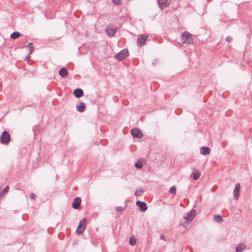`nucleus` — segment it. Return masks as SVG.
I'll return each instance as SVG.
<instances>
[{
  "mask_svg": "<svg viewBox=\"0 0 252 252\" xmlns=\"http://www.w3.org/2000/svg\"><path fill=\"white\" fill-rule=\"evenodd\" d=\"M181 40L183 43L187 45H190L193 43L191 34L187 31L182 33L181 35Z\"/></svg>",
  "mask_w": 252,
  "mask_h": 252,
  "instance_id": "1",
  "label": "nucleus"
},
{
  "mask_svg": "<svg viewBox=\"0 0 252 252\" xmlns=\"http://www.w3.org/2000/svg\"><path fill=\"white\" fill-rule=\"evenodd\" d=\"M128 55L129 52L128 50L124 49L115 55V58L119 61H122L125 59Z\"/></svg>",
  "mask_w": 252,
  "mask_h": 252,
  "instance_id": "2",
  "label": "nucleus"
},
{
  "mask_svg": "<svg viewBox=\"0 0 252 252\" xmlns=\"http://www.w3.org/2000/svg\"><path fill=\"white\" fill-rule=\"evenodd\" d=\"M86 219L84 218L81 220L79 223L77 229L76 230V232L78 234H82L84 231L86 229Z\"/></svg>",
  "mask_w": 252,
  "mask_h": 252,
  "instance_id": "3",
  "label": "nucleus"
},
{
  "mask_svg": "<svg viewBox=\"0 0 252 252\" xmlns=\"http://www.w3.org/2000/svg\"><path fill=\"white\" fill-rule=\"evenodd\" d=\"M1 143L5 144L9 142L10 140V136L9 133L6 131H4L0 138Z\"/></svg>",
  "mask_w": 252,
  "mask_h": 252,
  "instance_id": "4",
  "label": "nucleus"
},
{
  "mask_svg": "<svg viewBox=\"0 0 252 252\" xmlns=\"http://www.w3.org/2000/svg\"><path fill=\"white\" fill-rule=\"evenodd\" d=\"M196 210L192 209L189 212L184 216V218L187 222L192 221L195 215Z\"/></svg>",
  "mask_w": 252,
  "mask_h": 252,
  "instance_id": "5",
  "label": "nucleus"
},
{
  "mask_svg": "<svg viewBox=\"0 0 252 252\" xmlns=\"http://www.w3.org/2000/svg\"><path fill=\"white\" fill-rule=\"evenodd\" d=\"M132 135L137 138L140 139L143 137L142 131L137 127H134L131 130Z\"/></svg>",
  "mask_w": 252,
  "mask_h": 252,
  "instance_id": "6",
  "label": "nucleus"
},
{
  "mask_svg": "<svg viewBox=\"0 0 252 252\" xmlns=\"http://www.w3.org/2000/svg\"><path fill=\"white\" fill-rule=\"evenodd\" d=\"M105 32L108 36L113 37L117 32V28H113L111 26H108L105 29Z\"/></svg>",
  "mask_w": 252,
  "mask_h": 252,
  "instance_id": "7",
  "label": "nucleus"
},
{
  "mask_svg": "<svg viewBox=\"0 0 252 252\" xmlns=\"http://www.w3.org/2000/svg\"><path fill=\"white\" fill-rule=\"evenodd\" d=\"M148 39V36L146 35L141 34L138 36L137 39V43L139 46H142L144 45L145 42Z\"/></svg>",
  "mask_w": 252,
  "mask_h": 252,
  "instance_id": "8",
  "label": "nucleus"
},
{
  "mask_svg": "<svg viewBox=\"0 0 252 252\" xmlns=\"http://www.w3.org/2000/svg\"><path fill=\"white\" fill-rule=\"evenodd\" d=\"M241 186L240 184L239 183H237L235 186V188L233 190V195L234 198L236 200H237L240 196V189Z\"/></svg>",
  "mask_w": 252,
  "mask_h": 252,
  "instance_id": "9",
  "label": "nucleus"
},
{
  "mask_svg": "<svg viewBox=\"0 0 252 252\" xmlns=\"http://www.w3.org/2000/svg\"><path fill=\"white\" fill-rule=\"evenodd\" d=\"M158 4L161 9L167 7L170 3V0H158Z\"/></svg>",
  "mask_w": 252,
  "mask_h": 252,
  "instance_id": "10",
  "label": "nucleus"
},
{
  "mask_svg": "<svg viewBox=\"0 0 252 252\" xmlns=\"http://www.w3.org/2000/svg\"><path fill=\"white\" fill-rule=\"evenodd\" d=\"M136 204L139 207L140 210L142 212H144L147 210V205L144 202L138 200L136 201Z\"/></svg>",
  "mask_w": 252,
  "mask_h": 252,
  "instance_id": "11",
  "label": "nucleus"
},
{
  "mask_svg": "<svg viewBox=\"0 0 252 252\" xmlns=\"http://www.w3.org/2000/svg\"><path fill=\"white\" fill-rule=\"evenodd\" d=\"M81 202V199L80 197H75L72 204V207L74 209H77L79 208Z\"/></svg>",
  "mask_w": 252,
  "mask_h": 252,
  "instance_id": "12",
  "label": "nucleus"
},
{
  "mask_svg": "<svg viewBox=\"0 0 252 252\" xmlns=\"http://www.w3.org/2000/svg\"><path fill=\"white\" fill-rule=\"evenodd\" d=\"M83 91L81 89H76L73 91V94L76 98H80L83 95Z\"/></svg>",
  "mask_w": 252,
  "mask_h": 252,
  "instance_id": "13",
  "label": "nucleus"
},
{
  "mask_svg": "<svg viewBox=\"0 0 252 252\" xmlns=\"http://www.w3.org/2000/svg\"><path fill=\"white\" fill-rule=\"evenodd\" d=\"M86 104L84 102H81L79 105H76V109L79 112H83L85 110Z\"/></svg>",
  "mask_w": 252,
  "mask_h": 252,
  "instance_id": "14",
  "label": "nucleus"
},
{
  "mask_svg": "<svg viewBox=\"0 0 252 252\" xmlns=\"http://www.w3.org/2000/svg\"><path fill=\"white\" fill-rule=\"evenodd\" d=\"M200 153L203 155H207L210 153V149L207 147L202 146L200 148Z\"/></svg>",
  "mask_w": 252,
  "mask_h": 252,
  "instance_id": "15",
  "label": "nucleus"
},
{
  "mask_svg": "<svg viewBox=\"0 0 252 252\" xmlns=\"http://www.w3.org/2000/svg\"><path fill=\"white\" fill-rule=\"evenodd\" d=\"M192 174L193 175V180H197L201 175V172L199 170L194 168L192 172Z\"/></svg>",
  "mask_w": 252,
  "mask_h": 252,
  "instance_id": "16",
  "label": "nucleus"
},
{
  "mask_svg": "<svg viewBox=\"0 0 252 252\" xmlns=\"http://www.w3.org/2000/svg\"><path fill=\"white\" fill-rule=\"evenodd\" d=\"M59 75L63 78L65 77L68 74V71L67 69L63 67L59 70Z\"/></svg>",
  "mask_w": 252,
  "mask_h": 252,
  "instance_id": "17",
  "label": "nucleus"
},
{
  "mask_svg": "<svg viewBox=\"0 0 252 252\" xmlns=\"http://www.w3.org/2000/svg\"><path fill=\"white\" fill-rule=\"evenodd\" d=\"M246 249V245L244 243L239 244L236 248V252H242Z\"/></svg>",
  "mask_w": 252,
  "mask_h": 252,
  "instance_id": "18",
  "label": "nucleus"
},
{
  "mask_svg": "<svg viewBox=\"0 0 252 252\" xmlns=\"http://www.w3.org/2000/svg\"><path fill=\"white\" fill-rule=\"evenodd\" d=\"M21 35V33L18 32H14L10 34V38L13 39H15L18 38Z\"/></svg>",
  "mask_w": 252,
  "mask_h": 252,
  "instance_id": "19",
  "label": "nucleus"
},
{
  "mask_svg": "<svg viewBox=\"0 0 252 252\" xmlns=\"http://www.w3.org/2000/svg\"><path fill=\"white\" fill-rule=\"evenodd\" d=\"M213 219L217 222H221L223 220L222 218L220 215H215Z\"/></svg>",
  "mask_w": 252,
  "mask_h": 252,
  "instance_id": "20",
  "label": "nucleus"
},
{
  "mask_svg": "<svg viewBox=\"0 0 252 252\" xmlns=\"http://www.w3.org/2000/svg\"><path fill=\"white\" fill-rule=\"evenodd\" d=\"M8 190H9V187L8 186H7L0 192V197L4 195V194L8 191Z\"/></svg>",
  "mask_w": 252,
  "mask_h": 252,
  "instance_id": "21",
  "label": "nucleus"
},
{
  "mask_svg": "<svg viewBox=\"0 0 252 252\" xmlns=\"http://www.w3.org/2000/svg\"><path fill=\"white\" fill-rule=\"evenodd\" d=\"M136 240L134 237H131L129 238V243L131 246H134L136 244Z\"/></svg>",
  "mask_w": 252,
  "mask_h": 252,
  "instance_id": "22",
  "label": "nucleus"
},
{
  "mask_svg": "<svg viewBox=\"0 0 252 252\" xmlns=\"http://www.w3.org/2000/svg\"><path fill=\"white\" fill-rule=\"evenodd\" d=\"M142 166H143V164H142V162L139 160L137 162H136L135 163V166L137 168V169H141L142 167Z\"/></svg>",
  "mask_w": 252,
  "mask_h": 252,
  "instance_id": "23",
  "label": "nucleus"
},
{
  "mask_svg": "<svg viewBox=\"0 0 252 252\" xmlns=\"http://www.w3.org/2000/svg\"><path fill=\"white\" fill-rule=\"evenodd\" d=\"M32 43H30L28 45H27L26 47V48H29L30 49V53H29V54H31L32 53V52H33V47L32 46Z\"/></svg>",
  "mask_w": 252,
  "mask_h": 252,
  "instance_id": "24",
  "label": "nucleus"
},
{
  "mask_svg": "<svg viewBox=\"0 0 252 252\" xmlns=\"http://www.w3.org/2000/svg\"><path fill=\"white\" fill-rule=\"evenodd\" d=\"M112 2L116 5H120L122 4L121 0H112Z\"/></svg>",
  "mask_w": 252,
  "mask_h": 252,
  "instance_id": "25",
  "label": "nucleus"
},
{
  "mask_svg": "<svg viewBox=\"0 0 252 252\" xmlns=\"http://www.w3.org/2000/svg\"><path fill=\"white\" fill-rule=\"evenodd\" d=\"M169 192L171 194H175L176 193V187L175 186H172L170 188L169 190Z\"/></svg>",
  "mask_w": 252,
  "mask_h": 252,
  "instance_id": "26",
  "label": "nucleus"
},
{
  "mask_svg": "<svg viewBox=\"0 0 252 252\" xmlns=\"http://www.w3.org/2000/svg\"><path fill=\"white\" fill-rule=\"evenodd\" d=\"M142 192H143V190H136L135 191L134 194L136 196H140L142 195Z\"/></svg>",
  "mask_w": 252,
  "mask_h": 252,
  "instance_id": "27",
  "label": "nucleus"
},
{
  "mask_svg": "<svg viewBox=\"0 0 252 252\" xmlns=\"http://www.w3.org/2000/svg\"><path fill=\"white\" fill-rule=\"evenodd\" d=\"M115 209L118 212H122L124 211V208L121 206L116 207Z\"/></svg>",
  "mask_w": 252,
  "mask_h": 252,
  "instance_id": "28",
  "label": "nucleus"
},
{
  "mask_svg": "<svg viewBox=\"0 0 252 252\" xmlns=\"http://www.w3.org/2000/svg\"><path fill=\"white\" fill-rule=\"evenodd\" d=\"M232 40V38L231 36H227L226 38V41L228 42H231Z\"/></svg>",
  "mask_w": 252,
  "mask_h": 252,
  "instance_id": "29",
  "label": "nucleus"
},
{
  "mask_svg": "<svg viewBox=\"0 0 252 252\" xmlns=\"http://www.w3.org/2000/svg\"><path fill=\"white\" fill-rule=\"evenodd\" d=\"M30 198L32 200H34L36 198V195L34 193H31L30 194Z\"/></svg>",
  "mask_w": 252,
  "mask_h": 252,
  "instance_id": "30",
  "label": "nucleus"
},
{
  "mask_svg": "<svg viewBox=\"0 0 252 252\" xmlns=\"http://www.w3.org/2000/svg\"><path fill=\"white\" fill-rule=\"evenodd\" d=\"M160 238L161 239V240H165V237L163 235H160Z\"/></svg>",
  "mask_w": 252,
  "mask_h": 252,
  "instance_id": "31",
  "label": "nucleus"
}]
</instances>
